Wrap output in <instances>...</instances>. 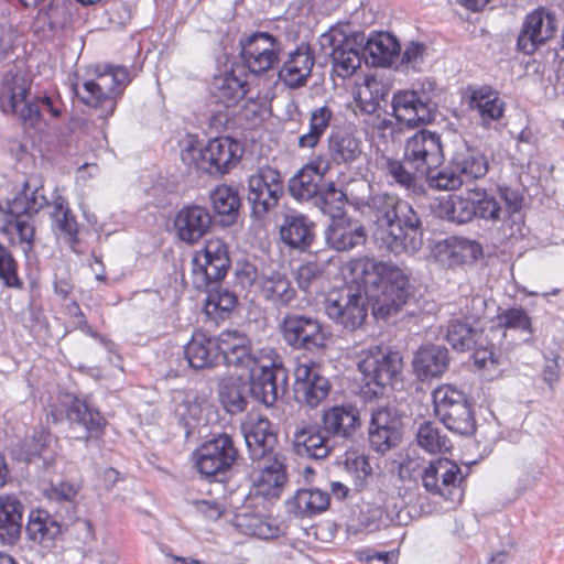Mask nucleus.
<instances>
[{
    "mask_svg": "<svg viewBox=\"0 0 564 564\" xmlns=\"http://www.w3.org/2000/svg\"><path fill=\"white\" fill-rule=\"evenodd\" d=\"M247 86V73H240L239 76L236 73H219L214 76L212 94L218 102L227 107L235 106L246 96Z\"/></svg>",
    "mask_w": 564,
    "mask_h": 564,
    "instance_id": "4c0bfd02",
    "label": "nucleus"
},
{
    "mask_svg": "<svg viewBox=\"0 0 564 564\" xmlns=\"http://www.w3.org/2000/svg\"><path fill=\"white\" fill-rule=\"evenodd\" d=\"M174 417L178 425L184 429L186 437L200 424L206 402L197 397L186 394L174 399Z\"/></svg>",
    "mask_w": 564,
    "mask_h": 564,
    "instance_id": "a18cd8bd",
    "label": "nucleus"
},
{
    "mask_svg": "<svg viewBox=\"0 0 564 564\" xmlns=\"http://www.w3.org/2000/svg\"><path fill=\"white\" fill-rule=\"evenodd\" d=\"M30 88L28 73H7L0 91V105L4 113L15 115L25 128H35L42 115L37 100H26Z\"/></svg>",
    "mask_w": 564,
    "mask_h": 564,
    "instance_id": "9b49d317",
    "label": "nucleus"
},
{
    "mask_svg": "<svg viewBox=\"0 0 564 564\" xmlns=\"http://www.w3.org/2000/svg\"><path fill=\"white\" fill-rule=\"evenodd\" d=\"M393 115L399 123L410 128L427 124L435 119V105L423 100L414 90L399 91L392 99Z\"/></svg>",
    "mask_w": 564,
    "mask_h": 564,
    "instance_id": "b1692460",
    "label": "nucleus"
},
{
    "mask_svg": "<svg viewBox=\"0 0 564 564\" xmlns=\"http://www.w3.org/2000/svg\"><path fill=\"white\" fill-rule=\"evenodd\" d=\"M457 169L452 162L445 167H433L429 173H423L420 177H425L430 187L438 191H455L463 185V181L458 175Z\"/></svg>",
    "mask_w": 564,
    "mask_h": 564,
    "instance_id": "6e6d98bb",
    "label": "nucleus"
},
{
    "mask_svg": "<svg viewBox=\"0 0 564 564\" xmlns=\"http://www.w3.org/2000/svg\"><path fill=\"white\" fill-rule=\"evenodd\" d=\"M293 449L300 457L324 459L329 456L335 447L332 441L318 424H297L293 433Z\"/></svg>",
    "mask_w": 564,
    "mask_h": 564,
    "instance_id": "a878e982",
    "label": "nucleus"
},
{
    "mask_svg": "<svg viewBox=\"0 0 564 564\" xmlns=\"http://www.w3.org/2000/svg\"><path fill=\"white\" fill-rule=\"evenodd\" d=\"M432 397L434 413L448 431L463 436L474 434L475 413L464 392L445 384L436 388Z\"/></svg>",
    "mask_w": 564,
    "mask_h": 564,
    "instance_id": "1a4fd4ad",
    "label": "nucleus"
},
{
    "mask_svg": "<svg viewBox=\"0 0 564 564\" xmlns=\"http://www.w3.org/2000/svg\"><path fill=\"white\" fill-rule=\"evenodd\" d=\"M412 365L419 379L437 378L448 368V350L438 345L423 346L415 352Z\"/></svg>",
    "mask_w": 564,
    "mask_h": 564,
    "instance_id": "e433bc0d",
    "label": "nucleus"
},
{
    "mask_svg": "<svg viewBox=\"0 0 564 564\" xmlns=\"http://www.w3.org/2000/svg\"><path fill=\"white\" fill-rule=\"evenodd\" d=\"M406 163L414 167L420 176L438 167L444 160L441 134L422 129L410 137L404 145Z\"/></svg>",
    "mask_w": 564,
    "mask_h": 564,
    "instance_id": "f3484780",
    "label": "nucleus"
},
{
    "mask_svg": "<svg viewBox=\"0 0 564 564\" xmlns=\"http://www.w3.org/2000/svg\"><path fill=\"white\" fill-rule=\"evenodd\" d=\"M52 208L53 229L58 231V235H63L67 243H77L79 241L78 225L67 200L61 195H56L53 197Z\"/></svg>",
    "mask_w": 564,
    "mask_h": 564,
    "instance_id": "49530a36",
    "label": "nucleus"
},
{
    "mask_svg": "<svg viewBox=\"0 0 564 564\" xmlns=\"http://www.w3.org/2000/svg\"><path fill=\"white\" fill-rule=\"evenodd\" d=\"M457 172L463 181L469 182L485 176L488 172V162L481 153H467L455 156L453 160Z\"/></svg>",
    "mask_w": 564,
    "mask_h": 564,
    "instance_id": "5fc2aeb1",
    "label": "nucleus"
},
{
    "mask_svg": "<svg viewBox=\"0 0 564 564\" xmlns=\"http://www.w3.org/2000/svg\"><path fill=\"white\" fill-rule=\"evenodd\" d=\"M359 193L356 183L351 185L349 193L343 192L337 188L334 182H329L314 199V204L322 210L323 214L328 215L330 220L334 218L344 217L346 204L350 205L351 192Z\"/></svg>",
    "mask_w": 564,
    "mask_h": 564,
    "instance_id": "37998d69",
    "label": "nucleus"
},
{
    "mask_svg": "<svg viewBox=\"0 0 564 564\" xmlns=\"http://www.w3.org/2000/svg\"><path fill=\"white\" fill-rule=\"evenodd\" d=\"M474 207L476 217L496 224L505 221V210L498 199L486 193V191H474Z\"/></svg>",
    "mask_w": 564,
    "mask_h": 564,
    "instance_id": "4d7b16f0",
    "label": "nucleus"
},
{
    "mask_svg": "<svg viewBox=\"0 0 564 564\" xmlns=\"http://www.w3.org/2000/svg\"><path fill=\"white\" fill-rule=\"evenodd\" d=\"M329 54L326 53L323 56L324 61H321V56L315 55L310 44L301 43L288 54L280 70H312L315 64L318 67H326V61L332 63Z\"/></svg>",
    "mask_w": 564,
    "mask_h": 564,
    "instance_id": "8fccbe9b",
    "label": "nucleus"
},
{
    "mask_svg": "<svg viewBox=\"0 0 564 564\" xmlns=\"http://www.w3.org/2000/svg\"><path fill=\"white\" fill-rule=\"evenodd\" d=\"M470 102L477 109L485 124L499 120L503 116L506 104L500 98L499 93L490 86L474 89L470 95Z\"/></svg>",
    "mask_w": 564,
    "mask_h": 564,
    "instance_id": "79ce46f5",
    "label": "nucleus"
},
{
    "mask_svg": "<svg viewBox=\"0 0 564 564\" xmlns=\"http://www.w3.org/2000/svg\"><path fill=\"white\" fill-rule=\"evenodd\" d=\"M329 494L318 488L300 489L288 501V510L299 518H311L328 509Z\"/></svg>",
    "mask_w": 564,
    "mask_h": 564,
    "instance_id": "58836bf2",
    "label": "nucleus"
},
{
    "mask_svg": "<svg viewBox=\"0 0 564 564\" xmlns=\"http://www.w3.org/2000/svg\"><path fill=\"white\" fill-rule=\"evenodd\" d=\"M387 170L393 181L405 189L414 188L416 177H420V175L414 172V167H411L406 163L404 154L402 161L388 160Z\"/></svg>",
    "mask_w": 564,
    "mask_h": 564,
    "instance_id": "0e129e2a",
    "label": "nucleus"
},
{
    "mask_svg": "<svg viewBox=\"0 0 564 564\" xmlns=\"http://www.w3.org/2000/svg\"><path fill=\"white\" fill-rule=\"evenodd\" d=\"M284 193L283 177L279 170L269 165L260 166L248 177L247 200L252 215L262 218L274 208Z\"/></svg>",
    "mask_w": 564,
    "mask_h": 564,
    "instance_id": "4468645a",
    "label": "nucleus"
},
{
    "mask_svg": "<svg viewBox=\"0 0 564 564\" xmlns=\"http://www.w3.org/2000/svg\"><path fill=\"white\" fill-rule=\"evenodd\" d=\"M191 267L194 288L208 290L226 276L230 267L227 245L220 239L207 240L204 248L195 252Z\"/></svg>",
    "mask_w": 564,
    "mask_h": 564,
    "instance_id": "ddd939ff",
    "label": "nucleus"
},
{
    "mask_svg": "<svg viewBox=\"0 0 564 564\" xmlns=\"http://www.w3.org/2000/svg\"><path fill=\"white\" fill-rule=\"evenodd\" d=\"M18 261L11 250L0 242V281L10 289L21 290L23 281L18 274Z\"/></svg>",
    "mask_w": 564,
    "mask_h": 564,
    "instance_id": "13d9d810",
    "label": "nucleus"
},
{
    "mask_svg": "<svg viewBox=\"0 0 564 564\" xmlns=\"http://www.w3.org/2000/svg\"><path fill=\"white\" fill-rule=\"evenodd\" d=\"M63 408L58 409L57 405H51L48 417H52L55 423L63 421L65 417L72 429H82L85 434L79 438L87 441L93 433L99 432L105 425V419L100 412L85 400L72 398L64 403Z\"/></svg>",
    "mask_w": 564,
    "mask_h": 564,
    "instance_id": "412c9836",
    "label": "nucleus"
},
{
    "mask_svg": "<svg viewBox=\"0 0 564 564\" xmlns=\"http://www.w3.org/2000/svg\"><path fill=\"white\" fill-rule=\"evenodd\" d=\"M208 292V296L206 300V310L210 312L220 311L225 313H229L237 305L238 299L236 294L228 289L218 288L215 289L213 285L205 290Z\"/></svg>",
    "mask_w": 564,
    "mask_h": 564,
    "instance_id": "69168bd1",
    "label": "nucleus"
},
{
    "mask_svg": "<svg viewBox=\"0 0 564 564\" xmlns=\"http://www.w3.org/2000/svg\"><path fill=\"white\" fill-rule=\"evenodd\" d=\"M481 256V245L467 238L457 239L452 250V257L457 258L460 263H471Z\"/></svg>",
    "mask_w": 564,
    "mask_h": 564,
    "instance_id": "774afa93",
    "label": "nucleus"
},
{
    "mask_svg": "<svg viewBox=\"0 0 564 564\" xmlns=\"http://www.w3.org/2000/svg\"><path fill=\"white\" fill-rule=\"evenodd\" d=\"M556 32L555 14L544 8L528 13L517 39V47L525 54L534 53Z\"/></svg>",
    "mask_w": 564,
    "mask_h": 564,
    "instance_id": "5701e85b",
    "label": "nucleus"
},
{
    "mask_svg": "<svg viewBox=\"0 0 564 564\" xmlns=\"http://www.w3.org/2000/svg\"><path fill=\"white\" fill-rule=\"evenodd\" d=\"M328 171L329 164L323 158L308 162L290 180L291 195L299 200L315 199L322 189L321 182Z\"/></svg>",
    "mask_w": 564,
    "mask_h": 564,
    "instance_id": "7c9ffc66",
    "label": "nucleus"
},
{
    "mask_svg": "<svg viewBox=\"0 0 564 564\" xmlns=\"http://www.w3.org/2000/svg\"><path fill=\"white\" fill-rule=\"evenodd\" d=\"M332 47V68L358 70L362 62L375 68H390L400 57L401 44L389 32H373L366 36L364 32L345 34L333 28L322 35V45Z\"/></svg>",
    "mask_w": 564,
    "mask_h": 564,
    "instance_id": "f03ea898",
    "label": "nucleus"
},
{
    "mask_svg": "<svg viewBox=\"0 0 564 564\" xmlns=\"http://www.w3.org/2000/svg\"><path fill=\"white\" fill-rule=\"evenodd\" d=\"M242 433L252 462H262L281 455L276 452L278 435L269 419L259 414H249L242 424Z\"/></svg>",
    "mask_w": 564,
    "mask_h": 564,
    "instance_id": "aec40b11",
    "label": "nucleus"
},
{
    "mask_svg": "<svg viewBox=\"0 0 564 564\" xmlns=\"http://www.w3.org/2000/svg\"><path fill=\"white\" fill-rule=\"evenodd\" d=\"M422 485L432 495L446 500H454L455 495L462 496L458 486L463 480L460 467L446 458L431 462L421 474Z\"/></svg>",
    "mask_w": 564,
    "mask_h": 564,
    "instance_id": "a211bd4d",
    "label": "nucleus"
},
{
    "mask_svg": "<svg viewBox=\"0 0 564 564\" xmlns=\"http://www.w3.org/2000/svg\"><path fill=\"white\" fill-rule=\"evenodd\" d=\"M485 300L480 296L465 299V310L449 321L446 340L459 351H467L477 345H484L485 335L480 318L484 314Z\"/></svg>",
    "mask_w": 564,
    "mask_h": 564,
    "instance_id": "f8f14e48",
    "label": "nucleus"
},
{
    "mask_svg": "<svg viewBox=\"0 0 564 564\" xmlns=\"http://www.w3.org/2000/svg\"><path fill=\"white\" fill-rule=\"evenodd\" d=\"M415 440L417 445L430 454L446 453L452 448L447 436L442 434L438 426L430 421L420 424Z\"/></svg>",
    "mask_w": 564,
    "mask_h": 564,
    "instance_id": "864d4df0",
    "label": "nucleus"
},
{
    "mask_svg": "<svg viewBox=\"0 0 564 564\" xmlns=\"http://www.w3.org/2000/svg\"><path fill=\"white\" fill-rule=\"evenodd\" d=\"M360 425L358 410L351 405H335L326 409L321 419L323 432L334 441L351 440Z\"/></svg>",
    "mask_w": 564,
    "mask_h": 564,
    "instance_id": "c756f323",
    "label": "nucleus"
},
{
    "mask_svg": "<svg viewBox=\"0 0 564 564\" xmlns=\"http://www.w3.org/2000/svg\"><path fill=\"white\" fill-rule=\"evenodd\" d=\"M442 217L455 224H466L476 217L474 191L468 197L452 195L441 204Z\"/></svg>",
    "mask_w": 564,
    "mask_h": 564,
    "instance_id": "3c124183",
    "label": "nucleus"
},
{
    "mask_svg": "<svg viewBox=\"0 0 564 564\" xmlns=\"http://www.w3.org/2000/svg\"><path fill=\"white\" fill-rule=\"evenodd\" d=\"M294 393L299 402L316 408L329 393L328 379L319 375L314 362L299 364L294 369Z\"/></svg>",
    "mask_w": 564,
    "mask_h": 564,
    "instance_id": "393cba45",
    "label": "nucleus"
},
{
    "mask_svg": "<svg viewBox=\"0 0 564 564\" xmlns=\"http://www.w3.org/2000/svg\"><path fill=\"white\" fill-rule=\"evenodd\" d=\"M324 235L326 245L338 252L350 251L367 241L365 227L346 216L330 220Z\"/></svg>",
    "mask_w": 564,
    "mask_h": 564,
    "instance_id": "cd10ccee",
    "label": "nucleus"
},
{
    "mask_svg": "<svg viewBox=\"0 0 564 564\" xmlns=\"http://www.w3.org/2000/svg\"><path fill=\"white\" fill-rule=\"evenodd\" d=\"M263 275H265V273H260L256 264L250 261H238L236 264V283L247 292L257 295Z\"/></svg>",
    "mask_w": 564,
    "mask_h": 564,
    "instance_id": "bf43d9fd",
    "label": "nucleus"
},
{
    "mask_svg": "<svg viewBox=\"0 0 564 564\" xmlns=\"http://www.w3.org/2000/svg\"><path fill=\"white\" fill-rule=\"evenodd\" d=\"M362 142L359 138L347 131H333L328 135L327 158L325 163L333 165H350L360 159Z\"/></svg>",
    "mask_w": 564,
    "mask_h": 564,
    "instance_id": "72a5a7b5",
    "label": "nucleus"
},
{
    "mask_svg": "<svg viewBox=\"0 0 564 564\" xmlns=\"http://www.w3.org/2000/svg\"><path fill=\"white\" fill-rule=\"evenodd\" d=\"M333 112L327 106L319 107L312 111L310 129L299 137L297 145L301 149H314L329 127Z\"/></svg>",
    "mask_w": 564,
    "mask_h": 564,
    "instance_id": "603ef678",
    "label": "nucleus"
},
{
    "mask_svg": "<svg viewBox=\"0 0 564 564\" xmlns=\"http://www.w3.org/2000/svg\"><path fill=\"white\" fill-rule=\"evenodd\" d=\"M349 268L351 274L365 283L368 304L376 318L397 314L411 299L409 279L398 267L361 257L351 260Z\"/></svg>",
    "mask_w": 564,
    "mask_h": 564,
    "instance_id": "7ed1b4c3",
    "label": "nucleus"
},
{
    "mask_svg": "<svg viewBox=\"0 0 564 564\" xmlns=\"http://www.w3.org/2000/svg\"><path fill=\"white\" fill-rule=\"evenodd\" d=\"M249 371L251 397L265 406H272L286 391L288 370L283 367L278 351L264 346L260 359Z\"/></svg>",
    "mask_w": 564,
    "mask_h": 564,
    "instance_id": "39448f33",
    "label": "nucleus"
},
{
    "mask_svg": "<svg viewBox=\"0 0 564 564\" xmlns=\"http://www.w3.org/2000/svg\"><path fill=\"white\" fill-rule=\"evenodd\" d=\"M24 506L13 495H0V544L14 545L22 532Z\"/></svg>",
    "mask_w": 564,
    "mask_h": 564,
    "instance_id": "f704fd0d",
    "label": "nucleus"
},
{
    "mask_svg": "<svg viewBox=\"0 0 564 564\" xmlns=\"http://www.w3.org/2000/svg\"><path fill=\"white\" fill-rule=\"evenodd\" d=\"M403 361L398 351L384 346H370L360 352L358 369L364 376L366 395L379 397L401 375Z\"/></svg>",
    "mask_w": 564,
    "mask_h": 564,
    "instance_id": "423d86ee",
    "label": "nucleus"
},
{
    "mask_svg": "<svg viewBox=\"0 0 564 564\" xmlns=\"http://www.w3.org/2000/svg\"><path fill=\"white\" fill-rule=\"evenodd\" d=\"M45 206H48V199L44 194V181L37 174L30 175L24 181L22 189L8 202L7 225L15 229L25 253L33 249V217Z\"/></svg>",
    "mask_w": 564,
    "mask_h": 564,
    "instance_id": "20e7f679",
    "label": "nucleus"
},
{
    "mask_svg": "<svg viewBox=\"0 0 564 564\" xmlns=\"http://www.w3.org/2000/svg\"><path fill=\"white\" fill-rule=\"evenodd\" d=\"M498 326L505 330H517L521 333H531V318L522 308H508L498 316Z\"/></svg>",
    "mask_w": 564,
    "mask_h": 564,
    "instance_id": "680f3d73",
    "label": "nucleus"
},
{
    "mask_svg": "<svg viewBox=\"0 0 564 564\" xmlns=\"http://www.w3.org/2000/svg\"><path fill=\"white\" fill-rule=\"evenodd\" d=\"M259 285L257 295L275 305L289 306L296 297V291L291 281L278 271L263 275Z\"/></svg>",
    "mask_w": 564,
    "mask_h": 564,
    "instance_id": "a19ab883",
    "label": "nucleus"
},
{
    "mask_svg": "<svg viewBox=\"0 0 564 564\" xmlns=\"http://www.w3.org/2000/svg\"><path fill=\"white\" fill-rule=\"evenodd\" d=\"M194 457L195 466L202 475L220 481L218 477L232 467L238 458V451L232 437L223 433L206 441L194 452Z\"/></svg>",
    "mask_w": 564,
    "mask_h": 564,
    "instance_id": "2eb2a0df",
    "label": "nucleus"
},
{
    "mask_svg": "<svg viewBox=\"0 0 564 564\" xmlns=\"http://www.w3.org/2000/svg\"><path fill=\"white\" fill-rule=\"evenodd\" d=\"M280 333L288 346L310 352L325 349L329 337L327 327L317 317L295 312L283 316Z\"/></svg>",
    "mask_w": 564,
    "mask_h": 564,
    "instance_id": "9d476101",
    "label": "nucleus"
},
{
    "mask_svg": "<svg viewBox=\"0 0 564 564\" xmlns=\"http://www.w3.org/2000/svg\"><path fill=\"white\" fill-rule=\"evenodd\" d=\"M213 225L209 210L200 205H187L180 209L174 219V228L180 240L194 245L198 242Z\"/></svg>",
    "mask_w": 564,
    "mask_h": 564,
    "instance_id": "bb28decb",
    "label": "nucleus"
},
{
    "mask_svg": "<svg viewBox=\"0 0 564 564\" xmlns=\"http://www.w3.org/2000/svg\"><path fill=\"white\" fill-rule=\"evenodd\" d=\"M359 193L351 192L350 206L376 227L375 239L387 251L414 253L423 245V228L412 205L388 192L370 193L366 181L356 182Z\"/></svg>",
    "mask_w": 564,
    "mask_h": 564,
    "instance_id": "f257e3e1",
    "label": "nucleus"
},
{
    "mask_svg": "<svg viewBox=\"0 0 564 564\" xmlns=\"http://www.w3.org/2000/svg\"><path fill=\"white\" fill-rule=\"evenodd\" d=\"M402 421L395 410L381 406L371 412L368 429L387 430L389 433L402 434Z\"/></svg>",
    "mask_w": 564,
    "mask_h": 564,
    "instance_id": "052dcab7",
    "label": "nucleus"
},
{
    "mask_svg": "<svg viewBox=\"0 0 564 564\" xmlns=\"http://www.w3.org/2000/svg\"><path fill=\"white\" fill-rule=\"evenodd\" d=\"M129 73H97L96 79L84 83L77 91L82 101L91 107H105L112 113L115 99L122 93Z\"/></svg>",
    "mask_w": 564,
    "mask_h": 564,
    "instance_id": "6ab92c4d",
    "label": "nucleus"
},
{
    "mask_svg": "<svg viewBox=\"0 0 564 564\" xmlns=\"http://www.w3.org/2000/svg\"><path fill=\"white\" fill-rule=\"evenodd\" d=\"M245 153L242 143L230 137L210 140L205 148L191 143L183 152L182 160L209 175H224L237 166Z\"/></svg>",
    "mask_w": 564,
    "mask_h": 564,
    "instance_id": "0eeeda50",
    "label": "nucleus"
},
{
    "mask_svg": "<svg viewBox=\"0 0 564 564\" xmlns=\"http://www.w3.org/2000/svg\"><path fill=\"white\" fill-rule=\"evenodd\" d=\"M498 195L505 203V219L510 223L508 228H503L505 238H512L521 235L522 216L520 210L523 204L522 195L517 191L507 186L498 187Z\"/></svg>",
    "mask_w": 564,
    "mask_h": 564,
    "instance_id": "de8ad7c7",
    "label": "nucleus"
},
{
    "mask_svg": "<svg viewBox=\"0 0 564 564\" xmlns=\"http://www.w3.org/2000/svg\"><path fill=\"white\" fill-rule=\"evenodd\" d=\"M221 402L230 414H237L246 410L248 400L243 394V387L239 382H230L220 391Z\"/></svg>",
    "mask_w": 564,
    "mask_h": 564,
    "instance_id": "e2e57ef3",
    "label": "nucleus"
},
{
    "mask_svg": "<svg viewBox=\"0 0 564 564\" xmlns=\"http://www.w3.org/2000/svg\"><path fill=\"white\" fill-rule=\"evenodd\" d=\"M232 524L240 533L258 539H274L280 534V528L269 518L254 512L236 514Z\"/></svg>",
    "mask_w": 564,
    "mask_h": 564,
    "instance_id": "c03bdc74",
    "label": "nucleus"
},
{
    "mask_svg": "<svg viewBox=\"0 0 564 564\" xmlns=\"http://www.w3.org/2000/svg\"><path fill=\"white\" fill-rule=\"evenodd\" d=\"M314 223L307 216L293 210L284 215L280 226V237L290 248L304 251L314 241Z\"/></svg>",
    "mask_w": 564,
    "mask_h": 564,
    "instance_id": "473e14b6",
    "label": "nucleus"
},
{
    "mask_svg": "<svg viewBox=\"0 0 564 564\" xmlns=\"http://www.w3.org/2000/svg\"><path fill=\"white\" fill-rule=\"evenodd\" d=\"M259 475L254 480V494L264 498H276L286 482L283 455L272 456L262 462H253Z\"/></svg>",
    "mask_w": 564,
    "mask_h": 564,
    "instance_id": "2f4dec72",
    "label": "nucleus"
},
{
    "mask_svg": "<svg viewBox=\"0 0 564 564\" xmlns=\"http://www.w3.org/2000/svg\"><path fill=\"white\" fill-rule=\"evenodd\" d=\"M349 74L356 75L352 95L358 108L365 113H373L390 91L389 82L381 73Z\"/></svg>",
    "mask_w": 564,
    "mask_h": 564,
    "instance_id": "c85d7f7f",
    "label": "nucleus"
},
{
    "mask_svg": "<svg viewBox=\"0 0 564 564\" xmlns=\"http://www.w3.org/2000/svg\"><path fill=\"white\" fill-rule=\"evenodd\" d=\"M184 355L193 369L212 368L220 360L218 338L208 337L203 332H195L184 347Z\"/></svg>",
    "mask_w": 564,
    "mask_h": 564,
    "instance_id": "c9c22d12",
    "label": "nucleus"
},
{
    "mask_svg": "<svg viewBox=\"0 0 564 564\" xmlns=\"http://www.w3.org/2000/svg\"><path fill=\"white\" fill-rule=\"evenodd\" d=\"M369 306L365 283L352 275L351 283L329 292L325 301V313L335 324L352 332L366 322Z\"/></svg>",
    "mask_w": 564,
    "mask_h": 564,
    "instance_id": "6e6552de",
    "label": "nucleus"
},
{
    "mask_svg": "<svg viewBox=\"0 0 564 564\" xmlns=\"http://www.w3.org/2000/svg\"><path fill=\"white\" fill-rule=\"evenodd\" d=\"M59 522L46 510L35 509L29 513L26 535L34 543L48 545L61 534Z\"/></svg>",
    "mask_w": 564,
    "mask_h": 564,
    "instance_id": "ea45409f",
    "label": "nucleus"
},
{
    "mask_svg": "<svg viewBox=\"0 0 564 564\" xmlns=\"http://www.w3.org/2000/svg\"><path fill=\"white\" fill-rule=\"evenodd\" d=\"M217 338L220 360L227 366L247 369L260 359L263 347L254 348L243 332L225 329Z\"/></svg>",
    "mask_w": 564,
    "mask_h": 564,
    "instance_id": "4be33fe9",
    "label": "nucleus"
},
{
    "mask_svg": "<svg viewBox=\"0 0 564 564\" xmlns=\"http://www.w3.org/2000/svg\"><path fill=\"white\" fill-rule=\"evenodd\" d=\"M239 56L247 70H272L280 64L282 44L271 33L257 31L239 40Z\"/></svg>",
    "mask_w": 564,
    "mask_h": 564,
    "instance_id": "dca6fc26",
    "label": "nucleus"
},
{
    "mask_svg": "<svg viewBox=\"0 0 564 564\" xmlns=\"http://www.w3.org/2000/svg\"><path fill=\"white\" fill-rule=\"evenodd\" d=\"M213 208L217 215L225 217L221 221L231 225L238 217L240 197L238 192L226 184L218 185L210 193Z\"/></svg>",
    "mask_w": 564,
    "mask_h": 564,
    "instance_id": "09e8293b",
    "label": "nucleus"
},
{
    "mask_svg": "<svg viewBox=\"0 0 564 564\" xmlns=\"http://www.w3.org/2000/svg\"><path fill=\"white\" fill-rule=\"evenodd\" d=\"M402 438V434L389 433L387 430L368 429V442L370 447L381 455L395 448Z\"/></svg>",
    "mask_w": 564,
    "mask_h": 564,
    "instance_id": "338daca9",
    "label": "nucleus"
}]
</instances>
